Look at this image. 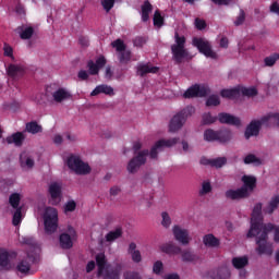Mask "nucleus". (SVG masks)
Listing matches in <instances>:
<instances>
[{
	"label": "nucleus",
	"instance_id": "f257e3e1",
	"mask_svg": "<svg viewBox=\"0 0 279 279\" xmlns=\"http://www.w3.org/2000/svg\"><path fill=\"white\" fill-rule=\"evenodd\" d=\"M258 227L253 225V227L247 232V238H256V252L259 256H271L274 254V244L267 239H269V232H272L275 243H279V227L271 223L265 225L259 230Z\"/></svg>",
	"mask_w": 279,
	"mask_h": 279
},
{
	"label": "nucleus",
	"instance_id": "f03ea898",
	"mask_svg": "<svg viewBox=\"0 0 279 279\" xmlns=\"http://www.w3.org/2000/svg\"><path fill=\"white\" fill-rule=\"evenodd\" d=\"M186 45V37L175 33L174 34V44L171 46L172 51V60L174 62H184V60H192L193 56L191 52L185 48Z\"/></svg>",
	"mask_w": 279,
	"mask_h": 279
},
{
	"label": "nucleus",
	"instance_id": "7ed1b4c3",
	"mask_svg": "<svg viewBox=\"0 0 279 279\" xmlns=\"http://www.w3.org/2000/svg\"><path fill=\"white\" fill-rule=\"evenodd\" d=\"M96 265L99 278L119 279V270H114L106 260V254L99 253L96 255Z\"/></svg>",
	"mask_w": 279,
	"mask_h": 279
},
{
	"label": "nucleus",
	"instance_id": "20e7f679",
	"mask_svg": "<svg viewBox=\"0 0 279 279\" xmlns=\"http://www.w3.org/2000/svg\"><path fill=\"white\" fill-rule=\"evenodd\" d=\"M46 234H53L58 230V209L45 207L41 210Z\"/></svg>",
	"mask_w": 279,
	"mask_h": 279
},
{
	"label": "nucleus",
	"instance_id": "39448f33",
	"mask_svg": "<svg viewBox=\"0 0 279 279\" xmlns=\"http://www.w3.org/2000/svg\"><path fill=\"white\" fill-rule=\"evenodd\" d=\"M66 167L76 173V175H88L90 173V166L88 162L82 160L77 155H70L65 159Z\"/></svg>",
	"mask_w": 279,
	"mask_h": 279
},
{
	"label": "nucleus",
	"instance_id": "423d86ee",
	"mask_svg": "<svg viewBox=\"0 0 279 279\" xmlns=\"http://www.w3.org/2000/svg\"><path fill=\"white\" fill-rule=\"evenodd\" d=\"M193 47H196L199 51V53H203L205 58H210V60H217L219 56L215 50H213V46L210 45V41L206 38L202 37H194L192 39Z\"/></svg>",
	"mask_w": 279,
	"mask_h": 279
},
{
	"label": "nucleus",
	"instance_id": "0eeeda50",
	"mask_svg": "<svg viewBox=\"0 0 279 279\" xmlns=\"http://www.w3.org/2000/svg\"><path fill=\"white\" fill-rule=\"evenodd\" d=\"M104 66H106V58L101 56L98 57L96 61H88L87 63L88 72H86V70H81L78 72V78L88 80L89 75H97L99 73V69H104Z\"/></svg>",
	"mask_w": 279,
	"mask_h": 279
},
{
	"label": "nucleus",
	"instance_id": "6e6552de",
	"mask_svg": "<svg viewBox=\"0 0 279 279\" xmlns=\"http://www.w3.org/2000/svg\"><path fill=\"white\" fill-rule=\"evenodd\" d=\"M75 241H77V231L71 226L59 236V245L62 250H71Z\"/></svg>",
	"mask_w": 279,
	"mask_h": 279
},
{
	"label": "nucleus",
	"instance_id": "1a4fd4ad",
	"mask_svg": "<svg viewBox=\"0 0 279 279\" xmlns=\"http://www.w3.org/2000/svg\"><path fill=\"white\" fill-rule=\"evenodd\" d=\"M179 141L180 138L178 137L157 141L150 149L149 158H153V159L158 158V154H160V151H162L165 147H174V145H178Z\"/></svg>",
	"mask_w": 279,
	"mask_h": 279
},
{
	"label": "nucleus",
	"instance_id": "9d476101",
	"mask_svg": "<svg viewBox=\"0 0 279 279\" xmlns=\"http://www.w3.org/2000/svg\"><path fill=\"white\" fill-rule=\"evenodd\" d=\"M147 156H149V150L138 151L137 155L128 163L126 169L129 173H136V171L147 162Z\"/></svg>",
	"mask_w": 279,
	"mask_h": 279
},
{
	"label": "nucleus",
	"instance_id": "9b49d317",
	"mask_svg": "<svg viewBox=\"0 0 279 279\" xmlns=\"http://www.w3.org/2000/svg\"><path fill=\"white\" fill-rule=\"evenodd\" d=\"M48 193L50 195V204H52V206H58V204L62 202V183H50L48 187Z\"/></svg>",
	"mask_w": 279,
	"mask_h": 279
},
{
	"label": "nucleus",
	"instance_id": "f8f14e48",
	"mask_svg": "<svg viewBox=\"0 0 279 279\" xmlns=\"http://www.w3.org/2000/svg\"><path fill=\"white\" fill-rule=\"evenodd\" d=\"M111 45L113 49L118 51V58L121 64H128V62H130V59L132 58V54L130 50L125 49V44H123L121 39H117Z\"/></svg>",
	"mask_w": 279,
	"mask_h": 279
},
{
	"label": "nucleus",
	"instance_id": "ddd939ff",
	"mask_svg": "<svg viewBox=\"0 0 279 279\" xmlns=\"http://www.w3.org/2000/svg\"><path fill=\"white\" fill-rule=\"evenodd\" d=\"M172 234H173L175 241H178V243H181V245H189V243H191V241H192L189 230H186L180 226L172 227Z\"/></svg>",
	"mask_w": 279,
	"mask_h": 279
},
{
	"label": "nucleus",
	"instance_id": "4468645a",
	"mask_svg": "<svg viewBox=\"0 0 279 279\" xmlns=\"http://www.w3.org/2000/svg\"><path fill=\"white\" fill-rule=\"evenodd\" d=\"M210 93V89L204 85H194L190 87L184 94L185 99H192L193 97H206Z\"/></svg>",
	"mask_w": 279,
	"mask_h": 279
},
{
	"label": "nucleus",
	"instance_id": "2eb2a0df",
	"mask_svg": "<svg viewBox=\"0 0 279 279\" xmlns=\"http://www.w3.org/2000/svg\"><path fill=\"white\" fill-rule=\"evenodd\" d=\"M36 165L34 160V156H32L28 151H23L20 155V167L22 171H32Z\"/></svg>",
	"mask_w": 279,
	"mask_h": 279
},
{
	"label": "nucleus",
	"instance_id": "dca6fc26",
	"mask_svg": "<svg viewBox=\"0 0 279 279\" xmlns=\"http://www.w3.org/2000/svg\"><path fill=\"white\" fill-rule=\"evenodd\" d=\"M184 123H186L185 118L178 112L170 119L168 130L172 133L180 132V129L184 128Z\"/></svg>",
	"mask_w": 279,
	"mask_h": 279
},
{
	"label": "nucleus",
	"instance_id": "f3484780",
	"mask_svg": "<svg viewBox=\"0 0 279 279\" xmlns=\"http://www.w3.org/2000/svg\"><path fill=\"white\" fill-rule=\"evenodd\" d=\"M260 215H263V204L257 203L253 208L251 228H253V226H256V228H259L258 231L262 230L263 227L265 226L260 220Z\"/></svg>",
	"mask_w": 279,
	"mask_h": 279
},
{
	"label": "nucleus",
	"instance_id": "a211bd4d",
	"mask_svg": "<svg viewBox=\"0 0 279 279\" xmlns=\"http://www.w3.org/2000/svg\"><path fill=\"white\" fill-rule=\"evenodd\" d=\"M260 128L263 125L260 124V121L257 120H252L250 124L246 126L244 136L245 138H252V136H258V133L260 132Z\"/></svg>",
	"mask_w": 279,
	"mask_h": 279
},
{
	"label": "nucleus",
	"instance_id": "6ab92c4d",
	"mask_svg": "<svg viewBox=\"0 0 279 279\" xmlns=\"http://www.w3.org/2000/svg\"><path fill=\"white\" fill-rule=\"evenodd\" d=\"M16 33L19 34L22 40H29V38H32L34 34H36V29L34 28V26L29 24H25V25L19 26L16 28Z\"/></svg>",
	"mask_w": 279,
	"mask_h": 279
},
{
	"label": "nucleus",
	"instance_id": "aec40b11",
	"mask_svg": "<svg viewBox=\"0 0 279 279\" xmlns=\"http://www.w3.org/2000/svg\"><path fill=\"white\" fill-rule=\"evenodd\" d=\"M26 138L25 132H16L12 135H9L4 142L8 143V145H15V147H21Z\"/></svg>",
	"mask_w": 279,
	"mask_h": 279
},
{
	"label": "nucleus",
	"instance_id": "412c9836",
	"mask_svg": "<svg viewBox=\"0 0 279 279\" xmlns=\"http://www.w3.org/2000/svg\"><path fill=\"white\" fill-rule=\"evenodd\" d=\"M218 121L220 123H227L228 125H235V128H241V119L230 113H219Z\"/></svg>",
	"mask_w": 279,
	"mask_h": 279
},
{
	"label": "nucleus",
	"instance_id": "4be33fe9",
	"mask_svg": "<svg viewBox=\"0 0 279 279\" xmlns=\"http://www.w3.org/2000/svg\"><path fill=\"white\" fill-rule=\"evenodd\" d=\"M243 186L242 189L251 195L252 191L256 187V177L244 174L242 177Z\"/></svg>",
	"mask_w": 279,
	"mask_h": 279
},
{
	"label": "nucleus",
	"instance_id": "5701e85b",
	"mask_svg": "<svg viewBox=\"0 0 279 279\" xmlns=\"http://www.w3.org/2000/svg\"><path fill=\"white\" fill-rule=\"evenodd\" d=\"M7 73L10 77L16 80V77H23L25 75V66L21 64H10L7 68Z\"/></svg>",
	"mask_w": 279,
	"mask_h": 279
},
{
	"label": "nucleus",
	"instance_id": "b1692460",
	"mask_svg": "<svg viewBox=\"0 0 279 279\" xmlns=\"http://www.w3.org/2000/svg\"><path fill=\"white\" fill-rule=\"evenodd\" d=\"M128 254L130 255L133 263H143V254H141V252L138 251L136 243L131 242L129 244Z\"/></svg>",
	"mask_w": 279,
	"mask_h": 279
},
{
	"label": "nucleus",
	"instance_id": "393cba45",
	"mask_svg": "<svg viewBox=\"0 0 279 279\" xmlns=\"http://www.w3.org/2000/svg\"><path fill=\"white\" fill-rule=\"evenodd\" d=\"M109 95L112 96L114 95V88H112V86L110 85H98L95 87V89L90 93L92 97H95L97 95Z\"/></svg>",
	"mask_w": 279,
	"mask_h": 279
},
{
	"label": "nucleus",
	"instance_id": "a878e982",
	"mask_svg": "<svg viewBox=\"0 0 279 279\" xmlns=\"http://www.w3.org/2000/svg\"><path fill=\"white\" fill-rule=\"evenodd\" d=\"M160 252H163L165 254H180L182 252V248L178 245H174L173 242L163 243L159 246Z\"/></svg>",
	"mask_w": 279,
	"mask_h": 279
},
{
	"label": "nucleus",
	"instance_id": "bb28decb",
	"mask_svg": "<svg viewBox=\"0 0 279 279\" xmlns=\"http://www.w3.org/2000/svg\"><path fill=\"white\" fill-rule=\"evenodd\" d=\"M226 197L228 199H243L244 197H250V195L243 190V187L238 190H228L226 192Z\"/></svg>",
	"mask_w": 279,
	"mask_h": 279
},
{
	"label": "nucleus",
	"instance_id": "cd10ccee",
	"mask_svg": "<svg viewBox=\"0 0 279 279\" xmlns=\"http://www.w3.org/2000/svg\"><path fill=\"white\" fill-rule=\"evenodd\" d=\"M52 97L54 101L60 104L62 101H66V99H70L71 93H69V90L65 88H59L56 92H53Z\"/></svg>",
	"mask_w": 279,
	"mask_h": 279
},
{
	"label": "nucleus",
	"instance_id": "c85d7f7f",
	"mask_svg": "<svg viewBox=\"0 0 279 279\" xmlns=\"http://www.w3.org/2000/svg\"><path fill=\"white\" fill-rule=\"evenodd\" d=\"M0 267L1 269H12L10 253H8L5 250H0Z\"/></svg>",
	"mask_w": 279,
	"mask_h": 279
},
{
	"label": "nucleus",
	"instance_id": "c756f323",
	"mask_svg": "<svg viewBox=\"0 0 279 279\" xmlns=\"http://www.w3.org/2000/svg\"><path fill=\"white\" fill-rule=\"evenodd\" d=\"M147 73H158V66H154L149 63L137 65V75L143 77L144 75H147Z\"/></svg>",
	"mask_w": 279,
	"mask_h": 279
},
{
	"label": "nucleus",
	"instance_id": "7c9ffc66",
	"mask_svg": "<svg viewBox=\"0 0 279 279\" xmlns=\"http://www.w3.org/2000/svg\"><path fill=\"white\" fill-rule=\"evenodd\" d=\"M279 206V195H275L270 198L267 206L264 208L266 215H271Z\"/></svg>",
	"mask_w": 279,
	"mask_h": 279
},
{
	"label": "nucleus",
	"instance_id": "2f4dec72",
	"mask_svg": "<svg viewBox=\"0 0 279 279\" xmlns=\"http://www.w3.org/2000/svg\"><path fill=\"white\" fill-rule=\"evenodd\" d=\"M203 138L207 143H213L215 141H219V131H215L213 129H207L204 131Z\"/></svg>",
	"mask_w": 279,
	"mask_h": 279
},
{
	"label": "nucleus",
	"instance_id": "473e14b6",
	"mask_svg": "<svg viewBox=\"0 0 279 279\" xmlns=\"http://www.w3.org/2000/svg\"><path fill=\"white\" fill-rule=\"evenodd\" d=\"M220 95H221V97H225L226 99H234L235 97H239V95H240L239 86L233 87V88L221 89Z\"/></svg>",
	"mask_w": 279,
	"mask_h": 279
},
{
	"label": "nucleus",
	"instance_id": "72a5a7b5",
	"mask_svg": "<svg viewBox=\"0 0 279 279\" xmlns=\"http://www.w3.org/2000/svg\"><path fill=\"white\" fill-rule=\"evenodd\" d=\"M248 263L250 258H247V256L234 257L232 259V265L235 269H243V267H247Z\"/></svg>",
	"mask_w": 279,
	"mask_h": 279
},
{
	"label": "nucleus",
	"instance_id": "f704fd0d",
	"mask_svg": "<svg viewBox=\"0 0 279 279\" xmlns=\"http://www.w3.org/2000/svg\"><path fill=\"white\" fill-rule=\"evenodd\" d=\"M239 93L244 97H256V95H258V89H256V87L239 86Z\"/></svg>",
	"mask_w": 279,
	"mask_h": 279
},
{
	"label": "nucleus",
	"instance_id": "c9c22d12",
	"mask_svg": "<svg viewBox=\"0 0 279 279\" xmlns=\"http://www.w3.org/2000/svg\"><path fill=\"white\" fill-rule=\"evenodd\" d=\"M180 254L183 263H195V260H197V255L189 250L181 251Z\"/></svg>",
	"mask_w": 279,
	"mask_h": 279
},
{
	"label": "nucleus",
	"instance_id": "e433bc0d",
	"mask_svg": "<svg viewBox=\"0 0 279 279\" xmlns=\"http://www.w3.org/2000/svg\"><path fill=\"white\" fill-rule=\"evenodd\" d=\"M257 120L259 121L260 125H276L275 112L267 113Z\"/></svg>",
	"mask_w": 279,
	"mask_h": 279
},
{
	"label": "nucleus",
	"instance_id": "4c0bfd02",
	"mask_svg": "<svg viewBox=\"0 0 279 279\" xmlns=\"http://www.w3.org/2000/svg\"><path fill=\"white\" fill-rule=\"evenodd\" d=\"M151 10H154L151 3H149V1L144 2V4L142 5V21H149V14H151Z\"/></svg>",
	"mask_w": 279,
	"mask_h": 279
},
{
	"label": "nucleus",
	"instance_id": "58836bf2",
	"mask_svg": "<svg viewBox=\"0 0 279 279\" xmlns=\"http://www.w3.org/2000/svg\"><path fill=\"white\" fill-rule=\"evenodd\" d=\"M203 243L206 247H217L219 246V240L213 234H207L203 238Z\"/></svg>",
	"mask_w": 279,
	"mask_h": 279
},
{
	"label": "nucleus",
	"instance_id": "ea45409f",
	"mask_svg": "<svg viewBox=\"0 0 279 279\" xmlns=\"http://www.w3.org/2000/svg\"><path fill=\"white\" fill-rule=\"evenodd\" d=\"M218 141L219 143H228L232 141V131L230 130L218 131Z\"/></svg>",
	"mask_w": 279,
	"mask_h": 279
},
{
	"label": "nucleus",
	"instance_id": "a19ab883",
	"mask_svg": "<svg viewBox=\"0 0 279 279\" xmlns=\"http://www.w3.org/2000/svg\"><path fill=\"white\" fill-rule=\"evenodd\" d=\"M26 132L29 134H40V132H43V126L37 122H28L26 123Z\"/></svg>",
	"mask_w": 279,
	"mask_h": 279
},
{
	"label": "nucleus",
	"instance_id": "79ce46f5",
	"mask_svg": "<svg viewBox=\"0 0 279 279\" xmlns=\"http://www.w3.org/2000/svg\"><path fill=\"white\" fill-rule=\"evenodd\" d=\"M153 23L157 29H160L162 25H165V16L160 13V11H155L154 17H153Z\"/></svg>",
	"mask_w": 279,
	"mask_h": 279
},
{
	"label": "nucleus",
	"instance_id": "37998d69",
	"mask_svg": "<svg viewBox=\"0 0 279 279\" xmlns=\"http://www.w3.org/2000/svg\"><path fill=\"white\" fill-rule=\"evenodd\" d=\"M121 234H123L121 229H116V230L107 233L105 239H106L107 243H112V242L117 241V239H120Z\"/></svg>",
	"mask_w": 279,
	"mask_h": 279
},
{
	"label": "nucleus",
	"instance_id": "c03bdc74",
	"mask_svg": "<svg viewBox=\"0 0 279 279\" xmlns=\"http://www.w3.org/2000/svg\"><path fill=\"white\" fill-rule=\"evenodd\" d=\"M245 165H254L255 167H259V165H263V159L256 157V155H247L244 158Z\"/></svg>",
	"mask_w": 279,
	"mask_h": 279
},
{
	"label": "nucleus",
	"instance_id": "a18cd8bd",
	"mask_svg": "<svg viewBox=\"0 0 279 279\" xmlns=\"http://www.w3.org/2000/svg\"><path fill=\"white\" fill-rule=\"evenodd\" d=\"M165 272V264L162 263V260H156L153 264V274H155V276H161V274Z\"/></svg>",
	"mask_w": 279,
	"mask_h": 279
},
{
	"label": "nucleus",
	"instance_id": "49530a36",
	"mask_svg": "<svg viewBox=\"0 0 279 279\" xmlns=\"http://www.w3.org/2000/svg\"><path fill=\"white\" fill-rule=\"evenodd\" d=\"M217 121V117H214L210 113H204L202 116V125H213V123H215Z\"/></svg>",
	"mask_w": 279,
	"mask_h": 279
},
{
	"label": "nucleus",
	"instance_id": "de8ad7c7",
	"mask_svg": "<svg viewBox=\"0 0 279 279\" xmlns=\"http://www.w3.org/2000/svg\"><path fill=\"white\" fill-rule=\"evenodd\" d=\"M219 104H221V100L219 99V96H217V95H211L206 100V106L208 108H213L215 106H219Z\"/></svg>",
	"mask_w": 279,
	"mask_h": 279
},
{
	"label": "nucleus",
	"instance_id": "09e8293b",
	"mask_svg": "<svg viewBox=\"0 0 279 279\" xmlns=\"http://www.w3.org/2000/svg\"><path fill=\"white\" fill-rule=\"evenodd\" d=\"M75 208H77V203L75 201H68L63 206V211L65 215H69V213L75 211Z\"/></svg>",
	"mask_w": 279,
	"mask_h": 279
},
{
	"label": "nucleus",
	"instance_id": "8fccbe9b",
	"mask_svg": "<svg viewBox=\"0 0 279 279\" xmlns=\"http://www.w3.org/2000/svg\"><path fill=\"white\" fill-rule=\"evenodd\" d=\"M279 60V53L271 54L264 59L265 66H274Z\"/></svg>",
	"mask_w": 279,
	"mask_h": 279
},
{
	"label": "nucleus",
	"instance_id": "3c124183",
	"mask_svg": "<svg viewBox=\"0 0 279 279\" xmlns=\"http://www.w3.org/2000/svg\"><path fill=\"white\" fill-rule=\"evenodd\" d=\"M10 205L12 208H19V204L21 202V194L14 193L9 198Z\"/></svg>",
	"mask_w": 279,
	"mask_h": 279
},
{
	"label": "nucleus",
	"instance_id": "603ef678",
	"mask_svg": "<svg viewBox=\"0 0 279 279\" xmlns=\"http://www.w3.org/2000/svg\"><path fill=\"white\" fill-rule=\"evenodd\" d=\"M21 221H23V214L21 213V208H17L13 214L12 223L13 226H21Z\"/></svg>",
	"mask_w": 279,
	"mask_h": 279
},
{
	"label": "nucleus",
	"instance_id": "864d4df0",
	"mask_svg": "<svg viewBox=\"0 0 279 279\" xmlns=\"http://www.w3.org/2000/svg\"><path fill=\"white\" fill-rule=\"evenodd\" d=\"M228 162V159L226 157H219L216 159H211V167H216L217 169H220V167H223Z\"/></svg>",
	"mask_w": 279,
	"mask_h": 279
},
{
	"label": "nucleus",
	"instance_id": "5fc2aeb1",
	"mask_svg": "<svg viewBox=\"0 0 279 279\" xmlns=\"http://www.w3.org/2000/svg\"><path fill=\"white\" fill-rule=\"evenodd\" d=\"M180 114H182L183 119H189V117H193V114H195V108L194 107H186L185 109H183L182 111L179 112Z\"/></svg>",
	"mask_w": 279,
	"mask_h": 279
},
{
	"label": "nucleus",
	"instance_id": "6e6d98bb",
	"mask_svg": "<svg viewBox=\"0 0 279 279\" xmlns=\"http://www.w3.org/2000/svg\"><path fill=\"white\" fill-rule=\"evenodd\" d=\"M213 191V185L208 181H204L199 191L201 195H208Z\"/></svg>",
	"mask_w": 279,
	"mask_h": 279
},
{
	"label": "nucleus",
	"instance_id": "4d7b16f0",
	"mask_svg": "<svg viewBox=\"0 0 279 279\" xmlns=\"http://www.w3.org/2000/svg\"><path fill=\"white\" fill-rule=\"evenodd\" d=\"M16 269L20 271V274H27L29 271V263L21 262L17 264Z\"/></svg>",
	"mask_w": 279,
	"mask_h": 279
},
{
	"label": "nucleus",
	"instance_id": "13d9d810",
	"mask_svg": "<svg viewBox=\"0 0 279 279\" xmlns=\"http://www.w3.org/2000/svg\"><path fill=\"white\" fill-rule=\"evenodd\" d=\"M3 51L7 58H11V60H14V49L12 48V46L4 44Z\"/></svg>",
	"mask_w": 279,
	"mask_h": 279
},
{
	"label": "nucleus",
	"instance_id": "bf43d9fd",
	"mask_svg": "<svg viewBox=\"0 0 279 279\" xmlns=\"http://www.w3.org/2000/svg\"><path fill=\"white\" fill-rule=\"evenodd\" d=\"M161 218H162L161 226H163V228H169V226H171V216H169L168 213L163 211L161 214Z\"/></svg>",
	"mask_w": 279,
	"mask_h": 279
},
{
	"label": "nucleus",
	"instance_id": "052dcab7",
	"mask_svg": "<svg viewBox=\"0 0 279 279\" xmlns=\"http://www.w3.org/2000/svg\"><path fill=\"white\" fill-rule=\"evenodd\" d=\"M101 5L106 12H110L114 8V0H101Z\"/></svg>",
	"mask_w": 279,
	"mask_h": 279
},
{
	"label": "nucleus",
	"instance_id": "680f3d73",
	"mask_svg": "<svg viewBox=\"0 0 279 279\" xmlns=\"http://www.w3.org/2000/svg\"><path fill=\"white\" fill-rule=\"evenodd\" d=\"M230 276H232V274L230 272V269H228V268H221L218 272L219 279H230Z\"/></svg>",
	"mask_w": 279,
	"mask_h": 279
},
{
	"label": "nucleus",
	"instance_id": "e2e57ef3",
	"mask_svg": "<svg viewBox=\"0 0 279 279\" xmlns=\"http://www.w3.org/2000/svg\"><path fill=\"white\" fill-rule=\"evenodd\" d=\"M124 279H143L138 271H128L124 274Z\"/></svg>",
	"mask_w": 279,
	"mask_h": 279
},
{
	"label": "nucleus",
	"instance_id": "0e129e2a",
	"mask_svg": "<svg viewBox=\"0 0 279 279\" xmlns=\"http://www.w3.org/2000/svg\"><path fill=\"white\" fill-rule=\"evenodd\" d=\"M194 25L196 29H206V21L199 17L195 19Z\"/></svg>",
	"mask_w": 279,
	"mask_h": 279
},
{
	"label": "nucleus",
	"instance_id": "69168bd1",
	"mask_svg": "<svg viewBox=\"0 0 279 279\" xmlns=\"http://www.w3.org/2000/svg\"><path fill=\"white\" fill-rule=\"evenodd\" d=\"M244 22H245V13L243 11H241L239 16L234 21V25H236V26L243 25Z\"/></svg>",
	"mask_w": 279,
	"mask_h": 279
},
{
	"label": "nucleus",
	"instance_id": "338daca9",
	"mask_svg": "<svg viewBox=\"0 0 279 279\" xmlns=\"http://www.w3.org/2000/svg\"><path fill=\"white\" fill-rule=\"evenodd\" d=\"M270 12L279 16V0L271 3Z\"/></svg>",
	"mask_w": 279,
	"mask_h": 279
},
{
	"label": "nucleus",
	"instance_id": "774afa93",
	"mask_svg": "<svg viewBox=\"0 0 279 279\" xmlns=\"http://www.w3.org/2000/svg\"><path fill=\"white\" fill-rule=\"evenodd\" d=\"M163 279H180V275L175 272L167 274L163 276Z\"/></svg>",
	"mask_w": 279,
	"mask_h": 279
}]
</instances>
